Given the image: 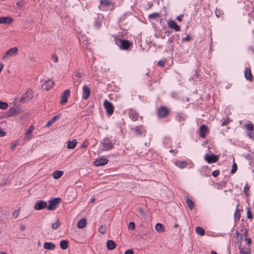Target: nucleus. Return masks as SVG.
Instances as JSON below:
<instances>
[{"mask_svg":"<svg viewBox=\"0 0 254 254\" xmlns=\"http://www.w3.org/2000/svg\"><path fill=\"white\" fill-rule=\"evenodd\" d=\"M101 143L103 145V150L106 151L112 149L115 144V142L108 137L103 139Z\"/></svg>","mask_w":254,"mask_h":254,"instance_id":"nucleus-1","label":"nucleus"},{"mask_svg":"<svg viewBox=\"0 0 254 254\" xmlns=\"http://www.w3.org/2000/svg\"><path fill=\"white\" fill-rule=\"evenodd\" d=\"M61 201L59 197L55 198L49 200V205H47V209L49 210H54L56 208L57 204Z\"/></svg>","mask_w":254,"mask_h":254,"instance_id":"nucleus-2","label":"nucleus"},{"mask_svg":"<svg viewBox=\"0 0 254 254\" xmlns=\"http://www.w3.org/2000/svg\"><path fill=\"white\" fill-rule=\"evenodd\" d=\"M65 195L67 197L66 199L68 201H72L76 197V191L73 188L68 189L65 192Z\"/></svg>","mask_w":254,"mask_h":254,"instance_id":"nucleus-3","label":"nucleus"},{"mask_svg":"<svg viewBox=\"0 0 254 254\" xmlns=\"http://www.w3.org/2000/svg\"><path fill=\"white\" fill-rule=\"evenodd\" d=\"M104 106L107 114L109 115H112L114 111V107L112 103L108 100H105L104 102Z\"/></svg>","mask_w":254,"mask_h":254,"instance_id":"nucleus-4","label":"nucleus"},{"mask_svg":"<svg viewBox=\"0 0 254 254\" xmlns=\"http://www.w3.org/2000/svg\"><path fill=\"white\" fill-rule=\"evenodd\" d=\"M118 43L120 49L122 50H127L131 44L128 41L124 39H119Z\"/></svg>","mask_w":254,"mask_h":254,"instance_id":"nucleus-5","label":"nucleus"},{"mask_svg":"<svg viewBox=\"0 0 254 254\" xmlns=\"http://www.w3.org/2000/svg\"><path fill=\"white\" fill-rule=\"evenodd\" d=\"M18 51V49L16 47H14L9 49L5 55L3 56V59H7L11 57H13L15 55Z\"/></svg>","mask_w":254,"mask_h":254,"instance_id":"nucleus-6","label":"nucleus"},{"mask_svg":"<svg viewBox=\"0 0 254 254\" xmlns=\"http://www.w3.org/2000/svg\"><path fill=\"white\" fill-rule=\"evenodd\" d=\"M32 98V91L31 89H28L26 92L21 96L20 101L24 103L30 100Z\"/></svg>","mask_w":254,"mask_h":254,"instance_id":"nucleus-7","label":"nucleus"},{"mask_svg":"<svg viewBox=\"0 0 254 254\" xmlns=\"http://www.w3.org/2000/svg\"><path fill=\"white\" fill-rule=\"evenodd\" d=\"M169 113L167 108L165 106L160 107L157 110V114L159 118H162L166 117Z\"/></svg>","mask_w":254,"mask_h":254,"instance_id":"nucleus-8","label":"nucleus"},{"mask_svg":"<svg viewBox=\"0 0 254 254\" xmlns=\"http://www.w3.org/2000/svg\"><path fill=\"white\" fill-rule=\"evenodd\" d=\"M204 159L208 163H215L218 161V158L217 155L214 154H206L204 156Z\"/></svg>","mask_w":254,"mask_h":254,"instance_id":"nucleus-9","label":"nucleus"},{"mask_svg":"<svg viewBox=\"0 0 254 254\" xmlns=\"http://www.w3.org/2000/svg\"><path fill=\"white\" fill-rule=\"evenodd\" d=\"M47 208V203L43 200H38L34 205V209L39 210Z\"/></svg>","mask_w":254,"mask_h":254,"instance_id":"nucleus-10","label":"nucleus"},{"mask_svg":"<svg viewBox=\"0 0 254 254\" xmlns=\"http://www.w3.org/2000/svg\"><path fill=\"white\" fill-rule=\"evenodd\" d=\"M246 128L248 130L247 134L248 136L251 138H254V125L251 123L248 124L246 125Z\"/></svg>","mask_w":254,"mask_h":254,"instance_id":"nucleus-11","label":"nucleus"},{"mask_svg":"<svg viewBox=\"0 0 254 254\" xmlns=\"http://www.w3.org/2000/svg\"><path fill=\"white\" fill-rule=\"evenodd\" d=\"M70 95V90L69 89L65 90L64 91L62 96L60 103L61 105H64L65 103Z\"/></svg>","mask_w":254,"mask_h":254,"instance_id":"nucleus-12","label":"nucleus"},{"mask_svg":"<svg viewBox=\"0 0 254 254\" xmlns=\"http://www.w3.org/2000/svg\"><path fill=\"white\" fill-rule=\"evenodd\" d=\"M108 162L107 158L105 157H102L101 158L97 159L94 162V165L96 166H103L106 165Z\"/></svg>","mask_w":254,"mask_h":254,"instance_id":"nucleus-13","label":"nucleus"},{"mask_svg":"<svg viewBox=\"0 0 254 254\" xmlns=\"http://www.w3.org/2000/svg\"><path fill=\"white\" fill-rule=\"evenodd\" d=\"M20 113V108L15 106L10 108L8 111V116L11 117Z\"/></svg>","mask_w":254,"mask_h":254,"instance_id":"nucleus-14","label":"nucleus"},{"mask_svg":"<svg viewBox=\"0 0 254 254\" xmlns=\"http://www.w3.org/2000/svg\"><path fill=\"white\" fill-rule=\"evenodd\" d=\"M208 132V129L205 125H202L199 129V134L200 137L204 138L206 134Z\"/></svg>","mask_w":254,"mask_h":254,"instance_id":"nucleus-15","label":"nucleus"},{"mask_svg":"<svg viewBox=\"0 0 254 254\" xmlns=\"http://www.w3.org/2000/svg\"><path fill=\"white\" fill-rule=\"evenodd\" d=\"M54 86V81L51 79L46 81L42 85V88L44 90H49Z\"/></svg>","mask_w":254,"mask_h":254,"instance_id":"nucleus-16","label":"nucleus"},{"mask_svg":"<svg viewBox=\"0 0 254 254\" xmlns=\"http://www.w3.org/2000/svg\"><path fill=\"white\" fill-rule=\"evenodd\" d=\"M90 94V89L89 87L86 85L83 86L82 87V98L83 99H87Z\"/></svg>","mask_w":254,"mask_h":254,"instance_id":"nucleus-17","label":"nucleus"},{"mask_svg":"<svg viewBox=\"0 0 254 254\" xmlns=\"http://www.w3.org/2000/svg\"><path fill=\"white\" fill-rule=\"evenodd\" d=\"M168 25L170 28L174 29L175 31H180L181 29L179 25L174 20H170L168 22Z\"/></svg>","mask_w":254,"mask_h":254,"instance_id":"nucleus-18","label":"nucleus"},{"mask_svg":"<svg viewBox=\"0 0 254 254\" xmlns=\"http://www.w3.org/2000/svg\"><path fill=\"white\" fill-rule=\"evenodd\" d=\"M13 21V19L9 16L0 17V24H9Z\"/></svg>","mask_w":254,"mask_h":254,"instance_id":"nucleus-19","label":"nucleus"},{"mask_svg":"<svg viewBox=\"0 0 254 254\" xmlns=\"http://www.w3.org/2000/svg\"><path fill=\"white\" fill-rule=\"evenodd\" d=\"M129 117L133 121H136L139 118L138 114L134 110H130L129 113Z\"/></svg>","mask_w":254,"mask_h":254,"instance_id":"nucleus-20","label":"nucleus"},{"mask_svg":"<svg viewBox=\"0 0 254 254\" xmlns=\"http://www.w3.org/2000/svg\"><path fill=\"white\" fill-rule=\"evenodd\" d=\"M245 77L248 80L252 81L253 80V76L251 73V69L249 67H246L245 69Z\"/></svg>","mask_w":254,"mask_h":254,"instance_id":"nucleus-21","label":"nucleus"},{"mask_svg":"<svg viewBox=\"0 0 254 254\" xmlns=\"http://www.w3.org/2000/svg\"><path fill=\"white\" fill-rule=\"evenodd\" d=\"M134 130L138 135H141L142 134L145 135V131L144 129V127L142 126L136 127L134 128Z\"/></svg>","mask_w":254,"mask_h":254,"instance_id":"nucleus-22","label":"nucleus"},{"mask_svg":"<svg viewBox=\"0 0 254 254\" xmlns=\"http://www.w3.org/2000/svg\"><path fill=\"white\" fill-rule=\"evenodd\" d=\"M43 247L45 249L53 250L55 249L56 246L52 242H46L44 244Z\"/></svg>","mask_w":254,"mask_h":254,"instance_id":"nucleus-23","label":"nucleus"},{"mask_svg":"<svg viewBox=\"0 0 254 254\" xmlns=\"http://www.w3.org/2000/svg\"><path fill=\"white\" fill-rule=\"evenodd\" d=\"M106 247L107 249L109 250H113L116 248V245L113 240H110L107 242Z\"/></svg>","mask_w":254,"mask_h":254,"instance_id":"nucleus-24","label":"nucleus"},{"mask_svg":"<svg viewBox=\"0 0 254 254\" xmlns=\"http://www.w3.org/2000/svg\"><path fill=\"white\" fill-rule=\"evenodd\" d=\"M176 120L178 122L183 124L186 120V116L183 114L179 113L176 117Z\"/></svg>","mask_w":254,"mask_h":254,"instance_id":"nucleus-25","label":"nucleus"},{"mask_svg":"<svg viewBox=\"0 0 254 254\" xmlns=\"http://www.w3.org/2000/svg\"><path fill=\"white\" fill-rule=\"evenodd\" d=\"M77 141L76 139H73L72 141H67V149H74L76 144Z\"/></svg>","mask_w":254,"mask_h":254,"instance_id":"nucleus-26","label":"nucleus"},{"mask_svg":"<svg viewBox=\"0 0 254 254\" xmlns=\"http://www.w3.org/2000/svg\"><path fill=\"white\" fill-rule=\"evenodd\" d=\"M175 164L180 168H185L187 166V162L185 161H176Z\"/></svg>","mask_w":254,"mask_h":254,"instance_id":"nucleus-27","label":"nucleus"},{"mask_svg":"<svg viewBox=\"0 0 254 254\" xmlns=\"http://www.w3.org/2000/svg\"><path fill=\"white\" fill-rule=\"evenodd\" d=\"M86 220L85 218H82L77 222V227L79 229L84 228L86 226Z\"/></svg>","mask_w":254,"mask_h":254,"instance_id":"nucleus-28","label":"nucleus"},{"mask_svg":"<svg viewBox=\"0 0 254 254\" xmlns=\"http://www.w3.org/2000/svg\"><path fill=\"white\" fill-rule=\"evenodd\" d=\"M33 130H34V127L32 125L30 126L29 127L28 129L27 130L26 138L27 139L29 140L31 138L32 132L33 131Z\"/></svg>","mask_w":254,"mask_h":254,"instance_id":"nucleus-29","label":"nucleus"},{"mask_svg":"<svg viewBox=\"0 0 254 254\" xmlns=\"http://www.w3.org/2000/svg\"><path fill=\"white\" fill-rule=\"evenodd\" d=\"M155 229L156 231L159 233L163 232L165 230V228L164 226L161 223H160L156 224Z\"/></svg>","mask_w":254,"mask_h":254,"instance_id":"nucleus-30","label":"nucleus"},{"mask_svg":"<svg viewBox=\"0 0 254 254\" xmlns=\"http://www.w3.org/2000/svg\"><path fill=\"white\" fill-rule=\"evenodd\" d=\"M60 117V115H57L53 117V118L48 121L46 124V127H50L52 124H53Z\"/></svg>","mask_w":254,"mask_h":254,"instance_id":"nucleus-31","label":"nucleus"},{"mask_svg":"<svg viewBox=\"0 0 254 254\" xmlns=\"http://www.w3.org/2000/svg\"><path fill=\"white\" fill-rule=\"evenodd\" d=\"M63 172L62 171H56L54 172L53 176L54 179H58L62 177Z\"/></svg>","mask_w":254,"mask_h":254,"instance_id":"nucleus-32","label":"nucleus"},{"mask_svg":"<svg viewBox=\"0 0 254 254\" xmlns=\"http://www.w3.org/2000/svg\"><path fill=\"white\" fill-rule=\"evenodd\" d=\"M195 231H196V233L201 236H202L203 235H204L205 234V231H204V230L203 229V228H202V227H197L196 228H195Z\"/></svg>","mask_w":254,"mask_h":254,"instance_id":"nucleus-33","label":"nucleus"},{"mask_svg":"<svg viewBox=\"0 0 254 254\" xmlns=\"http://www.w3.org/2000/svg\"><path fill=\"white\" fill-rule=\"evenodd\" d=\"M101 5L100 6H109L111 3V1L110 0H100Z\"/></svg>","mask_w":254,"mask_h":254,"instance_id":"nucleus-34","label":"nucleus"},{"mask_svg":"<svg viewBox=\"0 0 254 254\" xmlns=\"http://www.w3.org/2000/svg\"><path fill=\"white\" fill-rule=\"evenodd\" d=\"M68 241L66 240H62L60 242L61 248L63 250H66L68 247Z\"/></svg>","mask_w":254,"mask_h":254,"instance_id":"nucleus-35","label":"nucleus"},{"mask_svg":"<svg viewBox=\"0 0 254 254\" xmlns=\"http://www.w3.org/2000/svg\"><path fill=\"white\" fill-rule=\"evenodd\" d=\"M186 203L190 209H192L193 208L194 204V202L190 199L187 198Z\"/></svg>","mask_w":254,"mask_h":254,"instance_id":"nucleus-36","label":"nucleus"},{"mask_svg":"<svg viewBox=\"0 0 254 254\" xmlns=\"http://www.w3.org/2000/svg\"><path fill=\"white\" fill-rule=\"evenodd\" d=\"M239 250L240 254H251V252L248 248L246 250L244 248L239 247Z\"/></svg>","mask_w":254,"mask_h":254,"instance_id":"nucleus-37","label":"nucleus"},{"mask_svg":"<svg viewBox=\"0 0 254 254\" xmlns=\"http://www.w3.org/2000/svg\"><path fill=\"white\" fill-rule=\"evenodd\" d=\"M61 225V223L59 220H57L56 222L52 224V229L53 230L57 229Z\"/></svg>","mask_w":254,"mask_h":254,"instance_id":"nucleus-38","label":"nucleus"},{"mask_svg":"<svg viewBox=\"0 0 254 254\" xmlns=\"http://www.w3.org/2000/svg\"><path fill=\"white\" fill-rule=\"evenodd\" d=\"M238 205H237L236 211H235V212L234 213V218H235V221L239 220L240 218V216H241L240 215V212L238 211Z\"/></svg>","mask_w":254,"mask_h":254,"instance_id":"nucleus-39","label":"nucleus"},{"mask_svg":"<svg viewBox=\"0 0 254 254\" xmlns=\"http://www.w3.org/2000/svg\"><path fill=\"white\" fill-rule=\"evenodd\" d=\"M106 231L107 227L105 225H101L99 229V232L102 234H105L106 233Z\"/></svg>","mask_w":254,"mask_h":254,"instance_id":"nucleus-40","label":"nucleus"},{"mask_svg":"<svg viewBox=\"0 0 254 254\" xmlns=\"http://www.w3.org/2000/svg\"><path fill=\"white\" fill-rule=\"evenodd\" d=\"M137 212L140 216H141L143 217H145L146 214L144 212L143 209L142 208H138L137 210Z\"/></svg>","mask_w":254,"mask_h":254,"instance_id":"nucleus-41","label":"nucleus"},{"mask_svg":"<svg viewBox=\"0 0 254 254\" xmlns=\"http://www.w3.org/2000/svg\"><path fill=\"white\" fill-rule=\"evenodd\" d=\"M8 104L6 102L0 101V108L1 109H5L7 108Z\"/></svg>","mask_w":254,"mask_h":254,"instance_id":"nucleus-42","label":"nucleus"},{"mask_svg":"<svg viewBox=\"0 0 254 254\" xmlns=\"http://www.w3.org/2000/svg\"><path fill=\"white\" fill-rule=\"evenodd\" d=\"M101 25V22L98 19H96L94 22V27L96 29H99Z\"/></svg>","mask_w":254,"mask_h":254,"instance_id":"nucleus-43","label":"nucleus"},{"mask_svg":"<svg viewBox=\"0 0 254 254\" xmlns=\"http://www.w3.org/2000/svg\"><path fill=\"white\" fill-rule=\"evenodd\" d=\"M237 170V165L236 164V163L234 162L232 167L231 173L232 174L235 173L236 172Z\"/></svg>","mask_w":254,"mask_h":254,"instance_id":"nucleus-44","label":"nucleus"},{"mask_svg":"<svg viewBox=\"0 0 254 254\" xmlns=\"http://www.w3.org/2000/svg\"><path fill=\"white\" fill-rule=\"evenodd\" d=\"M128 228L129 229L133 230L135 228V224L133 222H130L128 224Z\"/></svg>","mask_w":254,"mask_h":254,"instance_id":"nucleus-45","label":"nucleus"},{"mask_svg":"<svg viewBox=\"0 0 254 254\" xmlns=\"http://www.w3.org/2000/svg\"><path fill=\"white\" fill-rule=\"evenodd\" d=\"M159 16V13H153L149 15V18H156Z\"/></svg>","mask_w":254,"mask_h":254,"instance_id":"nucleus-46","label":"nucleus"},{"mask_svg":"<svg viewBox=\"0 0 254 254\" xmlns=\"http://www.w3.org/2000/svg\"><path fill=\"white\" fill-rule=\"evenodd\" d=\"M249 189H250V187L249 186L246 184L244 187V192L246 194L248 195V192L249 191Z\"/></svg>","mask_w":254,"mask_h":254,"instance_id":"nucleus-47","label":"nucleus"},{"mask_svg":"<svg viewBox=\"0 0 254 254\" xmlns=\"http://www.w3.org/2000/svg\"><path fill=\"white\" fill-rule=\"evenodd\" d=\"M19 214V210H16L12 213L13 216L16 218Z\"/></svg>","mask_w":254,"mask_h":254,"instance_id":"nucleus-48","label":"nucleus"},{"mask_svg":"<svg viewBox=\"0 0 254 254\" xmlns=\"http://www.w3.org/2000/svg\"><path fill=\"white\" fill-rule=\"evenodd\" d=\"M190 35H187V36L185 38H183L182 39V40L183 41H185V42H188L190 40Z\"/></svg>","mask_w":254,"mask_h":254,"instance_id":"nucleus-49","label":"nucleus"},{"mask_svg":"<svg viewBox=\"0 0 254 254\" xmlns=\"http://www.w3.org/2000/svg\"><path fill=\"white\" fill-rule=\"evenodd\" d=\"M247 217L249 219H252V215L251 214L250 209L248 208V210L247 211Z\"/></svg>","mask_w":254,"mask_h":254,"instance_id":"nucleus-50","label":"nucleus"},{"mask_svg":"<svg viewBox=\"0 0 254 254\" xmlns=\"http://www.w3.org/2000/svg\"><path fill=\"white\" fill-rule=\"evenodd\" d=\"M165 61L163 60H160L158 62V64L161 67L164 66Z\"/></svg>","mask_w":254,"mask_h":254,"instance_id":"nucleus-51","label":"nucleus"},{"mask_svg":"<svg viewBox=\"0 0 254 254\" xmlns=\"http://www.w3.org/2000/svg\"><path fill=\"white\" fill-rule=\"evenodd\" d=\"M219 171H214L212 172V175L213 177H216L219 175Z\"/></svg>","mask_w":254,"mask_h":254,"instance_id":"nucleus-52","label":"nucleus"},{"mask_svg":"<svg viewBox=\"0 0 254 254\" xmlns=\"http://www.w3.org/2000/svg\"><path fill=\"white\" fill-rule=\"evenodd\" d=\"M125 254H133V251L130 249L127 250L125 252Z\"/></svg>","mask_w":254,"mask_h":254,"instance_id":"nucleus-53","label":"nucleus"},{"mask_svg":"<svg viewBox=\"0 0 254 254\" xmlns=\"http://www.w3.org/2000/svg\"><path fill=\"white\" fill-rule=\"evenodd\" d=\"M52 58L53 59V61L55 63H57L58 61V58L56 55H53Z\"/></svg>","mask_w":254,"mask_h":254,"instance_id":"nucleus-54","label":"nucleus"},{"mask_svg":"<svg viewBox=\"0 0 254 254\" xmlns=\"http://www.w3.org/2000/svg\"><path fill=\"white\" fill-rule=\"evenodd\" d=\"M245 240L248 244H250L252 242V240L250 238H247L246 237Z\"/></svg>","mask_w":254,"mask_h":254,"instance_id":"nucleus-55","label":"nucleus"},{"mask_svg":"<svg viewBox=\"0 0 254 254\" xmlns=\"http://www.w3.org/2000/svg\"><path fill=\"white\" fill-rule=\"evenodd\" d=\"M5 132L0 128V137L4 136Z\"/></svg>","mask_w":254,"mask_h":254,"instance_id":"nucleus-56","label":"nucleus"},{"mask_svg":"<svg viewBox=\"0 0 254 254\" xmlns=\"http://www.w3.org/2000/svg\"><path fill=\"white\" fill-rule=\"evenodd\" d=\"M183 17V15H179L177 18V19L180 21H182Z\"/></svg>","mask_w":254,"mask_h":254,"instance_id":"nucleus-57","label":"nucleus"},{"mask_svg":"<svg viewBox=\"0 0 254 254\" xmlns=\"http://www.w3.org/2000/svg\"><path fill=\"white\" fill-rule=\"evenodd\" d=\"M75 77L80 78L82 76L81 73L79 72H76L75 75Z\"/></svg>","mask_w":254,"mask_h":254,"instance_id":"nucleus-58","label":"nucleus"},{"mask_svg":"<svg viewBox=\"0 0 254 254\" xmlns=\"http://www.w3.org/2000/svg\"><path fill=\"white\" fill-rule=\"evenodd\" d=\"M25 229V226L23 225H21L20 226V230L21 231H24V230Z\"/></svg>","mask_w":254,"mask_h":254,"instance_id":"nucleus-59","label":"nucleus"},{"mask_svg":"<svg viewBox=\"0 0 254 254\" xmlns=\"http://www.w3.org/2000/svg\"><path fill=\"white\" fill-rule=\"evenodd\" d=\"M236 236H237V238L238 239L239 238V237L240 236L241 238L242 237V235L240 234L239 232H238L237 231H236Z\"/></svg>","mask_w":254,"mask_h":254,"instance_id":"nucleus-60","label":"nucleus"},{"mask_svg":"<svg viewBox=\"0 0 254 254\" xmlns=\"http://www.w3.org/2000/svg\"><path fill=\"white\" fill-rule=\"evenodd\" d=\"M16 145H17V144H16V143H12V144L11 145V148L12 149L14 148L16 146Z\"/></svg>","mask_w":254,"mask_h":254,"instance_id":"nucleus-61","label":"nucleus"},{"mask_svg":"<svg viewBox=\"0 0 254 254\" xmlns=\"http://www.w3.org/2000/svg\"><path fill=\"white\" fill-rule=\"evenodd\" d=\"M17 5H18L19 7H22V3L20 2H17L16 3Z\"/></svg>","mask_w":254,"mask_h":254,"instance_id":"nucleus-62","label":"nucleus"},{"mask_svg":"<svg viewBox=\"0 0 254 254\" xmlns=\"http://www.w3.org/2000/svg\"><path fill=\"white\" fill-rule=\"evenodd\" d=\"M244 235H245V238H246H246L247 237V236H248V231H247V229H246V230H245V232L244 233Z\"/></svg>","mask_w":254,"mask_h":254,"instance_id":"nucleus-63","label":"nucleus"},{"mask_svg":"<svg viewBox=\"0 0 254 254\" xmlns=\"http://www.w3.org/2000/svg\"><path fill=\"white\" fill-rule=\"evenodd\" d=\"M211 254H217V253L215 251H212Z\"/></svg>","mask_w":254,"mask_h":254,"instance_id":"nucleus-64","label":"nucleus"}]
</instances>
